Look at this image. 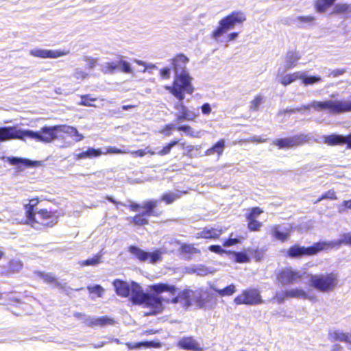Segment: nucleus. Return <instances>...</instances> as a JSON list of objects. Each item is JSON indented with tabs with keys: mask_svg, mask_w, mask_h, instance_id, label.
Returning a JSON list of instances; mask_svg holds the SVG:
<instances>
[{
	"mask_svg": "<svg viewBox=\"0 0 351 351\" xmlns=\"http://www.w3.org/2000/svg\"><path fill=\"white\" fill-rule=\"evenodd\" d=\"M178 130V131H182L184 132H190L192 131V128L190 125H180L176 127L175 125L172 123H169L164 125L161 129L160 132L165 136H170L172 134V132L175 130Z\"/></svg>",
	"mask_w": 351,
	"mask_h": 351,
	"instance_id": "nucleus-24",
	"label": "nucleus"
},
{
	"mask_svg": "<svg viewBox=\"0 0 351 351\" xmlns=\"http://www.w3.org/2000/svg\"><path fill=\"white\" fill-rule=\"evenodd\" d=\"M248 223L247 228L251 231H258L262 227L263 223L254 219H247Z\"/></svg>",
	"mask_w": 351,
	"mask_h": 351,
	"instance_id": "nucleus-45",
	"label": "nucleus"
},
{
	"mask_svg": "<svg viewBox=\"0 0 351 351\" xmlns=\"http://www.w3.org/2000/svg\"><path fill=\"white\" fill-rule=\"evenodd\" d=\"M152 293H145L138 284H134L132 289V302L134 304H144L152 307L155 313L162 310V298L158 296V294L168 291L175 295L176 287L166 283H158L149 286Z\"/></svg>",
	"mask_w": 351,
	"mask_h": 351,
	"instance_id": "nucleus-1",
	"label": "nucleus"
},
{
	"mask_svg": "<svg viewBox=\"0 0 351 351\" xmlns=\"http://www.w3.org/2000/svg\"><path fill=\"white\" fill-rule=\"evenodd\" d=\"M182 252L188 254H200V250L195 248L193 245L191 244H182L181 245Z\"/></svg>",
	"mask_w": 351,
	"mask_h": 351,
	"instance_id": "nucleus-41",
	"label": "nucleus"
},
{
	"mask_svg": "<svg viewBox=\"0 0 351 351\" xmlns=\"http://www.w3.org/2000/svg\"><path fill=\"white\" fill-rule=\"evenodd\" d=\"M74 77L77 80H84L88 77V73L84 71L77 69L73 74Z\"/></svg>",
	"mask_w": 351,
	"mask_h": 351,
	"instance_id": "nucleus-56",
	"label": "nucleus"
},
{
	"mask_svg": "<svg viewBox=\"0 0 351 351\" xmlns=\"http://www.w3.org/2000/svg\"><path fill=\"white\" fill-rule=\"evenodd\" d=\"M291 229L289 226L274 225L269 227V233L276 239L285 241L290 235Z\"/></svg>",
	"mask_w": 351,
	"mask_h": 351,
	"instance_id": "nucleus-20",
	"label": "nucleus"
},
{
	"mask_svg": "<svg viewBox=\"0 0 351 351\" xmlns=\"http://www.w3.org/2000/svg\"><path fill=\"white\" fill-rule=\"evenodd\" d=\"M201 109H202V112L203 114H208L210 113L211 112V108H210V106L209 104L208 103H205L204 104L202 107H201Z\"/></svg>",
	"mask_w": 351,
	"mask_h": 351,
	"instance_id": "nucleus-60",
	"label": "nucleus"
},
{
	"mask_svg": "<svg viewBox=\"0 0 351 351\" xmlns=\"http://www.w3.org/2000/svg\"><path fill=\"white\" fill-rule=\"evenodd\" d=\"M87 289L90 293H95L97 297H101L104 291V288L99 285H95L93 286H88Z\"/></svg>",
	"mask_w": 351,
	"mask_h": 351,
	"instance_id": "nucleus-46",
	"label": "nucleus"
},
{
	"mask_svg": "<svg viewBox=\"0 0 351 351\" xmlns=\"http://www.w3.org/2000/svg\"><path fill=\"white\" fill-rule=\"evenodd\" d=\"M351 12V4L338 3L333 8L332 14H346Z\"/></svg>",
	"mask_w": 351,
	"mask_h": 351,
	"instance_id": "nucleus-32",
	"label": "nucleus"
},
{
	"mask_svg": "<svg viewBox=\"0 0 351 351\" xmlns=\"http://www.w3.org/2000/svg\"><path fill=\"white\" fill-rule=\"evenodd\" d=\"M210 289L217 293L221 297L230 296L236 292V287L233 284H231L223 289H219L215 285H212L210 286Z\"/></svg>",
	"mask_w": 351,
	"mask_h": 351,
	"instance_id": "nucleus-29",
	"label": "nucleus"
},
{
	"mask_svg": "<svg viewBox=\"0 0 351 351\" xmlns=\"http://www.w3.org/2000/svg\"><path fill=\"white\" fill-rule=\"evenodd\" d=\"M337 197H336V195H335V191H328L326 193H325L324 194H323L319 197L318 201H321V200L324 199H335Z\"/></svg>",
	"mask_w": 351,
	"mask_h": 351,
	"instance_id": "nucleus-57",
	"label": "nucleus"
},
{
	"mask_svg": "<svg viewBox=\"0 0 351 351\" xmlns=\"http://www.w3.org/2000/svg\"><path fill=\"white\" fill-rule=\"evenodd\" d=\"M74 317L78 319H80L86 324V319L87 318H89V315H86L85 314L81 313H74Z\"/></svg>",
	"mask_w": 351,
	"mask_h": 351,
	"instance_id": "nucleus-61",
	"label": "nucleus"
},
{
	"mask_svg": "<svg viewBox=\"0 0 351 351\" xmlns=\"http://www.w3.org/2000/svg\"><path fill=\"white\" fill-rule=\"evenodd\" d=\"M145 215H143V213L141 214H138L135 215L134 217H130L128 218V220L130 223H133L136 226H145L148 224V219H146L145 217Z\"/></svg>",
	"mask_w": 351,
	"mask_h": 351,
	"instance_id": "nucleus-34",
	"label": "nucleus"
},
{
	"mask_svg": "<svg viewBox=\"0 0 351 351\" xmlns=\"http://www.w3.org/2000/svg\"><path fill=\"white\" fill-rule=\"evenodd\" d=\"M158 202V200L150 199L143 202L141 204V208L145 209L143 212V215H145L146 216H154V209L157 207Z\"/></svg>",
	"mask_w": 351,
	"mask_h": 351,
	"instance_id": "nucleus-27",
	"label": "nucleus"
},
{
	"mask_svg": "<svg viewBox=\"0 0 351 351\" xmlns=\"http://www.w3.org/2000/svg\"><path fill=\"white\" fill-rule=\"evenodd\" d=\"M106 154H123V152L116 147H109L107 149Z\"/></svg>",
	"mask_w": 351,
	"mask_h": 351,
	"instance_id": "nucleus-64",
	"label": "nucleus"
},
{
	"mask_svg": "<svg viewBox=\"0 0 351 351\" xmlns=\"http://www.w3.org/2000/svg\"><path fill=\"white\" fill-rule=\"evenodd\" d=\"M38 203L37 199H32L27 204L25 205L26 217L32 228L40 230L45 227L52 226L58 222V216L52 212L46 209H41L39 211L34 210Z\"/></svg>",
	"mask_w": 351,
	"mask_h": 351,
	"instance_id": "nucleus-3",
	"label": "nucleus"
},
{
	"mask_svg": "<svg viewBox=\"0 0 351 351\" xmlns=\"http://www.w3.org/2000/svg\"><path fill=\"white\" fill-rule=\"evenodd\" d=\"M336 0H315L314 1L315 10L318 13H324L331 7Z\"/></svg>",
	"mask_w": 351,
	"mask_h": 351,
	"instance_id": "nucleus-28",
	"label": "nucleus"
},
{
	"mask_svg": "<svg viewBox=\"0 0 351 351\" xmlns=\"http://www.w3.org/2000/svg\"><path fill=\"white\" fill-rule=\"evenodd\" d=\"M323 141L329 146L346 145V149H351V132L346 136L331 134L324 136Z\"/></svg>",
	"mask_w": 351,
	"mask_h": 351,
	"instance_id": "nucleus-14",
	"label": "nucleus"
},
{
	"mask_svg": "<svg viewBox=\"0 0 351 351\" xmlns=\"http://www.w3.org/2000/svg\"><path fill=\"white\" fill-rule=\"evenodd\" d=\"M288 297L292 298L306 299L308 298V295L304 290L296 288L288 290Z\"/></svg>",
	"mask_w": 351,
	"mask_h": 351,
	"instance_id": "nucleus-36",
	"label": "nucleus"
},
{
	"mask_svg": "<svg viewBox=\"0 0 351 351\" xmlns=\"http://www.w3.org/2000/svg\"><path fill=\"white\" fill-rule=\"evenodd\" d=\"M296 19L300 23L311 24L315 21V18L314 16L307 15V16H298Z\"/></svg>",
	"mask_w": 351,
	"mask_h": 351,
	"instance_id": "nucleus-50",
	"label": "nucleus"
},
{
	"mask_svg": "<svg viewBox=\"0 0 351 351\" xmlns=\"http://www.w3.org/2000/svg\"><path fill=\"white\" fill-rule=\"evenodd\" d=\"M189 59L183 53L176 54L171 60V68L176 73V75L179 74L178 73H186L185 69L186 65L189 62Z\"/></svg>",
	"mask_w": 351,
	"mask_h": 351,
	"instance_id": "nucleus-18",
	"label": "nucleus"
},
{
	"mask_svg": "<svg viewBox=\"0 0 351 351\" xmlns=\"http://www.w3.org/2000/svg\"><path fill=\"white\" fill-rule=\"evenodd\" d=\"M84 60L86 62V67L92 69L97 64V59L93 57H85Z\"/></svg>",
	"mask_w": 351,
	"mask_h": 351,
	"instance_id": "nucleus-52",
	"label": "nucleus"
},
{
	"mask_svg": "<svg viewBox=\"0 0 351 351\" xmlns=\"http://www.w3.org/2000/svg\"><path fill=\"white\" fill-rule=\"evenodd\" d=\"M173 107L178 111V113L176 114V121L178 122L193 121L197 117V114L193 111L190 110L184 104L182 101L176 103Z\"/></svg>",
	"mask_w": 351,
	"mask_h": 351,
	"instance_id": "nucleus-15",
	"label": "nucleus"
},
{
	"mask_svg": "<svg viewBox=\"0 0 351 351\" xmlns=\"http://www.w3.org/2000/svg\"><path fill=\"white\" fill-rule=\"evenodd\" d=\"M234 260L237 263H247L250 261L249 256L243 252H232Z\"/></svg>",
	"mask_w": 351,
	"mask_h": 351,
	"instance_id": "nucleus-40",
	"label": "nucleus"
},
{
	"mask_svg": "<svg viewBox=\"0 0 351 351\" xmlns=\"http://www.w3.org/2000/svg\"><path fill=\"white\" fill-rule=\"evenodd\" d=\"M317 110H327L336 114L351 112V100H326L315 101L312 105Z\"/></svg>",
	"mask_w": 351,
	"mask_h": 351,
	"instance_id": "nucleus-6",
	"label": "nucleus"
},
{
	"mask_svg": "<svg viewBox=\"0 0 351 351\" xmlns=\"http://www.w3.org/2000/svg\"><path fill=\"white\" fill-rule=\"evenodd\" d=\"M194 271L199 276H204L207 274V269L203 266L197 267Z\"/></svg>",
	"mask_w": 351,
	"mask_h": 351,
	"instance_id": "nucleus-59",
	"label": "nucleus"
},
{
	"mask_svg": "<svg viewBox=\"0 0 351 351\" xmlns=\"http://www.w3.org/2000/svg\"><path fill=\"white\" fill-rule=\"evenodd\" d=\"M208 250L214 253L218 254H222L223 253H226V251L223 250L221 246L219 245H211L208 247Z\"/></svg>",
	"mask_w": 351,
	"mask_h": 351,
	"instance_id": "nucleus-54",
	"label": "nucleus"
},
{
	"mask_svg": "<svg viewBox=\"0 0 351 351\" xmlns=\"http://www.w3.org/2000/svg\"><path fill=\"white\" fill-rule=\"evenodd\" d=\"M179 346L186 350L191 351H202L199 343L191 337H184L178 342Z\"/></svg>",
	"mask_w": 351,
	"mask_h": 351,
	"instance_id": "nucleus-22",
	"label": "nucleus"
},
{
	"mask_svg": "<svg viewBox=\"0 0 351 351\" xmlns=\"http://www.w3.org/2000/svg\"><path fill=\"white\" fill-rule=\"evenodd\" d=\"M222 232L223 230L221 228L206 227L202 231L197 233V237L216 239L221 235Z\"/></svg>",
	"mask_w": 351,
	"mask_h": 351,
	"instance_id": "nucleus-23",
	"label": "nucleus"
},
{
	"mask_svg": "<svg viewBox=\"0 0 351 351\" xmlns=\"http://www.w3.org/2000/svg\"><path fill=\"white\" fill-rule=\"evenodd\" d=\"M26 138V130H19L16 126L0 127V142Z\"/></svg>",
	"mask_w": 351,
	"mask_h": 351,
	"instance_id": "nucleus-13",
	"label": "nucleus"
},
{
	"mask_svg": "<svg viewBox=\"0 0 351 351\" xmlns=\"http://www.w3.org/2000/svg\"><path fill=\"white\" fill-rule=\"evenodd\" d=\"M134 284L137 283L132 282L131 285H130L128 282L119 279H117L113 282V286L116 293L123 298L128 297L130 295L131 300L132 296V289Z\"/></svg>",
	"mask_w": 351,
	"mask_h": 351,
	"instance_id": "nucleus-16",
	"label": "nucleus"
},
{
	"mask_svg": "<svg viewBox=\"0 0 351 351\" xmlns=\"http://www.w3.org/2000/svg\"><path fill=\"white\" fill-rule=\"evenodd\" d=\"M311 285L316 289L327 292L335 289L337 284V275L334 273L321 275H311Z\"/></svg>",
	"mask_w": 351,
	"mask_h": 351,
	"instance_id": "nucleus-7",
	"label": "nucleus"
},
{
	"mask_svg": "<svg viewBox=\"0 0 351 351\" xmlns=\"http://www.w3.org/2000/svg\"><path fill=\"white\" fill-rule=\"evenodd\" d=\"M300 59V56L298 53L293 51H288L285 56L286 69H291L295 67Z\"/></svg>",
	"mask_w": 351,
	"mask_h": 351,
	"instance_id": "nucleus-26",
	"label": "nucleus"
},
{
	"mask_svg": "<svg viewBox=\"0 0 351 351\" xmlns=\"http://www.w3.org/2000/svg\"><path fill=\"white\" fill-rule=\"evenodd\" d=\"M300 72H294L293 73L287 74L280 78V82L284 86L289 85L290 84L300 79Z\"/></svg>",
	"mask_w": 351,
	"mask_h": 351,
	"instance_id": "nucleus-33",
	"label": "nucleus"
},
{
	"mask_svg": "<svg viewBox=\"0 0 351 351\" xmlns=\"http://www.w3.org/2000/svg\"><path fill=\"white\" fill-rule=\"evenodd\" d=\"M321 251L324 250L322 241H319L309 247H302L297 244L294 245L288 250L287 254L290 258H296L303 256L315 255Z\"/></svg>",
	"mask_w": 351,
	"mask_h": 351,
	"instance_id": "nucleus-9",
	"label": "nucleus"
},
{
	"mask_svg": "<svg viewBox=\"0 0 351 351\" xmlns=\"http://www.w3.org/2000/svg\"><path fill=\"white\" fill-rule=\"evenodd\" d=\"M186 191H177V192H169L165 193L161 197L160 200L165 202L167 204L173 203L176 199H179L182 194H185Z\"/></svg>",
	"mask_w": 351,
	"mask_h": 351,
	"instance_id": "nucleus-31",
	"label": "nucleus"
},
{
	"mask_svg": "<svg viewBox=\"0 0 351 351\" xmlns=\"http://www.w3.org/2000/svg\"><path fill=\"white\" fill-rule=\"evenodd\" d=\"M259 207H254L250 210V212L247 215V219H254L256 218L263 213Z\"/></svg>",
	"mask_w": 351,
	"mask_h": 351,
	"instance_id": "nucleus-51",
	"label": "nucleus"
},
{
	"mask_svg": "<svg viewBox=\"0 0 351 351\" xmlns=\"http://www.w3.org/2000/svg\"><path fill=\"white\" fill-rule=\"evenodd\" d=\"M160 76L162 79H165V80L169 79L170 76H171L170 69L168 67L162 68L160 70Z\"/></svg>",
	"mask_w": 351,
	"mask_h": 351,
	"instance_id": "nucleus-58",
	"label": "nucleus"
},
{
	"mask_svg": "<svg viewBox=\"0 0 351 351\" xmlns=\"http://www.w3.org/2000/svg\"><path fill=\"white\" fill-rule=\"evenodd\" d=\"M69 51L64 50H48L36 49L32 50L30 54L34 57L40 58H57L63 56H66Z\"/></svg>",
	"mask_w": 351,
	"mask_h": 351,
	"instance_id": "nucleus-17",
	"label": "nucleus"
},
{
	"mask_svg": "<svg viewBox=\"0 0 351 351\" xmlns=\"http://www.w3.org/2000/svg\"><path fill=\"white\" fill-rule=\"evenodd\" d=\"M234 302L238 305H256L263 302L260 292L256 289L243 291L241 294L234 298Z\"/></svg>",
	"mask_w": 351,
	"mask_h": 351,
	"instance_id": "nucleus-10",
	"label": "nucleus"
},
{
	"mask_svg": "<svg viewBox=\"0 0 351 351\" xmlns=\"http://www.w3.org/2000/svg\"><path fill=\"white\" fill-rule=\"evenodd\" d=\"M263 98L261 95H256L250 101V109L252 111H257L259 109L261 104L263 102Z\"/></svg>",
	"mask_w": 351,
	"mask_h": 351,
	"instance_id": "nucleus-44",
	"label": "nucleus"
},
{
	"mask_svg": "<svg viewBox=\"0 0 351 351\" xmlns=\"http://www.w3.org/2000/svg\"><path fill=\"white\" fill-rule=\"evenodd\" d=\"M129 252L141 261L149 260L150 263H156L161 260V253L158 250L148 252L136 246L132 245L129 247Z\"/></svg>",
	"mask_w": 351,
	"mask_h": 351,
	"instance_id": "nucleus-12",
	"label": "nucleus"
},
{
	"mask_svg": "<svg viewBox=\"0 0 351 351\" xmlns=\"http://www.w3.org/2000/svg\"><path fill=\"white\" fill-rule=\"evenodd\" d=\"M23 267V263L19 260H12L9 262L8 270L5 274L19 272Z\"/></svg>",
	"mask_w": 351,
	"mask_h": 351,
	"instance_id": "nucleus-37",
	"label": "nucleus"
},
{
	"mask_svg": "<svg viewBox=\"0 0 351 351\" xmlns=\"http://www.w3.org/2000/svg\"><path fill=\"white\" fill-rule=\"evenodd\" d=\"M8 160L11 165H17L19 167H21L23 166L34 167L39 165L40 163V162L39 161H33L29 159H25L14 156L8 158Z\"/></svg>",
	"mask_w": 351,
	"mask_h": 351,
	"instance_id": "nucleus-25",
	"label": "nucleus"
},
{
	"mask_svg": "<svg viewBox=\"0 0 351 351\" xmlns=\"http://www.w3.org/2000/svg\"><path fill=\"white\" fill-rule=\"evenodd\" d=\"M80 101L79 104L86 107H96V105L93 104V101L97 100V97H91L90 95H83L80 96Z\"/></svg>",
	"mask_w": 351,
	"mask_h": 351,
	"instance_id": "nucleus-35",
	"label": "nucleus"
},
{
	"mask_svg": "<svg viewBox=\"0 0 351 351\" xmlns=\"http://www.w3.org/2000/svg\"><path fill=\"white\" fill-rule=\"evenodd\" d=\"M306 272L287 267L282 268L276 275V279L282 286L292 285L302 279Z\"/></svg>",
	"mask_w": 351,
	"mask_h": 351,
	"instance_id": "nucleus-8",
	"label": "nucleus"
},
{
	"mask_svg": "<svg viewBox=\"0 0 351 351\" xmlns=\"http://www.w3.org/2000/svg\"><path fill=\"white\" fill-rule=\"evenodd\" d=\"M38 276L42 278L45 282L52 285L55 287H58L60 289L64 288V285L60 282H58L57 279L55 278L53 275L51 274H45L40 271H38Z\"/></svg>",
	"mask_w": 351,
	"mask_h": 351,
	"instance_id": "nucleus-30",
	"label": "nucleus"
},
{
	"mask_svg": "<svg viewBox=\"0 0 351 351\" xmlns=\"http://www.w3.org/2000/svg\"><path fill=\"white\" fill-rule=\"evenodd\" d=\"M101 255L96 254L93 257L88 258L82 262L81 265L83 266H95L101 261Z\"/></svg>",
	"mask_w": 351,
	"mask_h": 351,
	"instance_id": "nucleus-42",
	"label": "nucleus"
},
{
	"mask_svg": "<svg viewBox=\"0 0 351 351\" xmlns=\"http://www.w3.org/2000/svg\"><path fill=\"white\" fill-rule=\"evenodd\" d=\"M119 69V62H107L104 66V72L105 73H112Z\"/></svg>",
	"mask_w": 351,
	"mask_h": 351,
	"instance_id": "nucleus-47",
	"label": "nucleus"
},
{
	"mask_svg": "<svg viewBox=\"0 0 351 351\" xmlns=\"http://www.w3.org/2000/svg\"><path fill=\"white\" fill-rule=\"evenodd\" d=\"M288 297V290L278 291L276 292L274 299L276 300L278 304H282Z\"/></svg>",
	"mask_w": 351,
	"mask_h": 351,
	"instance_id": "nucleus-48",
	"label": "nucleus"
},
{
	"mask_svg": "<svg viewBox=\"0 0 351 351\" xmlns=\"http://www.w3.org/2000/svg\"><path fill=\"white\" fill-rule=\"evenodd\" d=\"M306 136L298 134L291 136L275 139L272 145L278 149H291L303 144L306 141Z\"/></svg>",
	"mask_w": 351,
	"mask_h": 351,
	"instance_id": "nucleus-11",
	"label": "nucleus"
},
{
	"mask_svg": "<svg viewBox=\"0 0 351 351\" xmlns=\"http://www.w3.org/2000/svg\"><path fill=\"white\" fill-rule=\"evenodd\" d=\"M114 324V319L107 316H103L99 317L90 316L89 318H87L86 319V325L89 327H102L106 325H113Z\"/></svg>",
	"mask_w": 351,
	"mask_h": 351,
	"instance_id": "nucleus-21",
	"label": "nucleus"
},
{
	"mask_svg": "<svg viewBox=\"0 0 351 351\" xmlns=\"http://www.w3.org/2000/svg\"><path fill=\"white\" fill-rule=\"evenodd\" d=\"M62 134L70 136H76V141L82 140L84 136L79 134L77 128L66 125H56L53 126L45 125L39 131L26 130V138L34 139L38 142L49 143L62 136Z\"/></svg>",
	"mask_w": 351,
	"mask_h": 351,
	"instance_id": "nucleus-2",
	"label": "nucleus"
},
{
	"mask_svg": "<svg viewBox=\"0 0 351 351\" xmlns=\"http://www.w3.org/2000/svg\"><path fill=\"white\" fill-rule=\"evenodd\" d=\"M225 147V141L220 139L210 149L206 151V154L208 152H213L216 154H222Z\"/></svg>",
	"mask_w": 351,
	"mask_h": 351,
	"instance_id": "nucleus-39",
	"label": "nucleus"
},
{
	"mask_svg": "<svg viewBox=\"0 0 351 351\" xmlns=\"http://www.w3.org/2000/svg\"><path fill=\"white\" fill-rule=\"evenodd\" d=\"M191 293L192 291L187 289L183 290L178 293V296L181 299L182 302H184V305L188 306H190L191 302L189 299L191 298Z\"/></svg>",
	"mask_w": 351,
	"mask_h": 351,
	"instance_id": "nucleus-43",
	"label": "nucleus"
},
{
	"mask_svg": "<svg viewBox=\"0 0 351 351\" xmlns=\"http://www.w3.org/2000/svg\"><path fill=\"white\" fill-rule=\"evenodd\" d=\"M246 21V16L241 11H233L219 22V26L212 32V37L217 39L222 34L232 29L237 25H241Z\"/></svg>",
	"mask_w": 351,
	"mask_h": 351,
	"instance_id": "nucleus-5",
	"label": "nucleus"
},
{
	"mask_svg": "<svg viewBox=\"0 0 351 351\" xmlns=\"http://www.w3.org/2000/svg\"><path fill=\"white\" fill-rule=\"evenodd\" d=\"M178 141H173L168 143L167 145L163 147L162 150L160 151V154H168L170 152L171 148L174 147L175 145H178Z\"/></svg>",
	"mask_w": 351,
	"mask_h": 351,
	"instance_id": "nucleus-55",
	"label": "nucleus"
},
{
	"mask_svg": "<svg viewBox=\"0 0 351 351\" xmlns=\"http://www.w3.org/2000/svg\"><path fill=\"white\" fill-rule=\"evenodd\" d=\"M241 241V238H232V236H230L228 239L223 241V245L224 247H230L237 243H240Z\"/></svg>",
	"mask_w": 351,
	"mask_h": 351,
	"instance_id": "nucleus-53",
	"label": "nucleus"
},
{
	"mask_svg": "<svg viewBox=\"0 0 351 351\" xmlns=\"http://www.w3.org/2000/svg\"><path fill=\"white\" fill-rule=\"evenodd\" d=\"M300 79L302 80V83L306 86L313 84L319 82L322 80V77L319 76H306L300 74Z\"/></svg>",
	"mask_w": 351,
	"mask_h": 351,
	"instance_id": "nucleus-38",
	"label": "nucleus"
},
{
	"mask_svg": "<svg viewBox=\"0 0 351 351\" xmlns=\"http://www.w3.org/2000/svg\"><path fill=\"white\" fill-rule=\"evenodd\" d=\"M80 154H102V152L100 149H95L92 147H88L86 151H84Z\"/></svg>",
	"mask_w": 351,
	"mask_h": 351,
	"instance_id": "nucleus-62",
	"label": "nucleus"
},
{
	"mask_svg": "<svg viewBox=\"0 0 351 351\" xmlns=\"http://www.w3.org/2000/svg\"><path fill=\"white\" fill-rule=\"evenodd\" d=\"M191 82L192 77L188 73H179L176 75L172 85H166L165 88L182 101L185 93L191 95L194 92Z\"/></svg>",
	"mask_w": 351,
	"mask_h": 351,
	"instance_id": "nucleus-4",
	"label": "nucleus"
},
{
	"mask_svg": "<svg viewBox=\"0 0 351 351\" xmlns=\"http://www.w3.org/2000/svg\"><path fill=\"white\" fill-rule=\"evenodd\" d=\"M323 250H328L335 247H339L342 245H351V233H344L340 236V238L331 241H322Z\"/></svg>",
	"mask_w": 351,
	"mask_h": 351,
	"instance_id": "nucleus-19",
	"label": "nucleus"
},
{
	"mask_svg": "<svg viewBox=\"0 0 351 351\" xmlns=\"http://www.w3.org/2000/svg\"><path fill=\"white\" fill-rule=\"evenodd\" d=\"M346 73V70L344 69H335V70H333L332 72H331V75L333 76V77H337L339 75H343V73Z\"/></svg>",
	"mask_w": 351,
	"mask_h": 351,
	"instance_id": "nucleus-63",
	"label": "nucleus"
},
{
	"mask_svg": "<svg viewBox=\"0 0 351 351\" xmlns=\"http://www.w3.org/2000/svg\"><path fill=\"white\" fill-rule=\"evenodd\" d=\"M119 67H121V71L125 73H131L132 72L130 63L123 60L121 57H120V60L119 61Z\"/></svg>",
	"mask_w": 351,
	"mask_h": 351,
	"instance_id": "nucleus-49",
	"label": "nucleus"
}]
</instances>
